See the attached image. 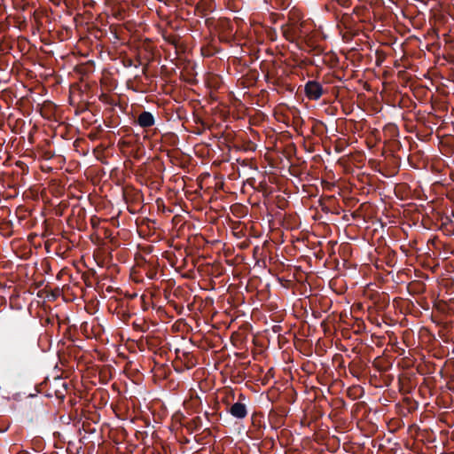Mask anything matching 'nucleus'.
Here are the masks:
<instances>
[{"instance_id": "1", "label": "nucleus", "mask_w": 454, "mask_h": 454, "mask_svg": "<svg viewBox=\"0 0 454 454\" xmlns=\"http://www.w3.org/2000/svg\"><path fill=\"white\" fill-rule=\"evenodd\" d=\"M308 25L304 21H292L282 27L283 35L291 43H296L297 44L301 43H305L308 47L314 48Z\"/></svg>"}, {"instance_id": "2", "label": "nucleus", "mask_w": 454, "mask_h": 454, "mask_svg": "<svg viewBox=\"0 0 454 454\" xmlns=\"http://www.w3.org/2000/svg\"><path fill=\"white\" fill-rule=\"evenodd\" d=\"M205 25L217 33L219 40L223 43L231 44L235 40L234 27L231 20L228 18L215 19L213 17L205 20Z\"/></svg>"}, {"instance_id": "3", "label": "nucleus", "mask_w": 454, "mask_h": 454, "mask_svg": "<svg viewBox=\"0 0 454 454\" xmlns=\"http://www.w3.org/2000/svg\"><path fill=\"white\" fill-rule=\"evenodd\" d=\"M325 91L322 84L314 80L308 81L304 85V93L309 100H318Z\"/></svg>"}, {"instance_id": "4", "label": "nucleus", "mask_w": 454, "mask_h": 454, "mask_svg": "<svg viewBox=\"0 0 454 454\" xmlns=\"http://www.w3.org/2000/svg\"><path fill=\"white\" fill-rule=\"evenodd\" d=\"M136 123L143 129H148L155 124V118L152 113L143 111L138 114Z\"/></svg>"}, {"instance_id": "5", "label": "nucleus", "mask_w": 454, "mask_h": 454, "mask_svg": "<svg viewBox=\"0 0 454 454\" xmlns=\"http://www.w3.org/2000/svg\"><path fill=\"white\" fill-rule=\"evenodd\" d=\"M229 412L234 418L244 419L247 415V409L245 403L237 402L231 406Z\"/></svg>"}, {"instance_id": "6", "label": "nucleus", "mask_w": 454, "mask_h": 454, "mask_svg": "<svg viewBox=\"0 0 454 454\" xmlns=\"http://www.w3.org/2000/svg\"><path fill=\"white\" fill-rule=\"evenodd\" d=\"M11 425V419L5 416H0V433H4L8 430Z\"/></svg>"}, {"instance_id": "7", "label": "nucleus", "mask_w": 454, "mask_h": 454, "mask_svg": "<svg viewBox=\"0 0 454 454\" xmlns=\"http://www.w3.org/2000/svg\"><path fill=\"white\" fill-rule=\"evenodd\" d=\"M192 428L199 430L202 427V419L200 417H195L192 419Z\"/></svg>"}, {"instance_id": "8", "label": "nucleus", "mask_w": 454, "mask_h": 454, "mask_svg": "<svg viewBox=\"0 0 454 454\" xmlns=\"http://www.w3.org/2000/svg\"><path fill=\"white\" fill-rule=\"evenodd\" d=\"M201 51H202V54L207 57H211L215 53V50L209 46L202 47Z\"/></svg>"}, {"instance_id": "9", "label": "nucleus", "mask_w": 454, "mask_h": 454, "mask_svg": "<svg viewBox=\"0 0 454 454\" xmlns=\"http://www.w3.org/2000/svg\"><path fill=\"white\" fill-rule=\"evenodd\" d=\"M336 2L342 7H348L350 0H336Z\"/></svg>"}, {"instance_id": "10", "label": "nucleus", "mask_w": 454, "mask_h": 454, "mask_svg": "<svg viewBox=\"0 0 454 454\" xmlns=\"http://www.w3.org/2000/svg\"><path fill=\"white\" fill-rule=\"evenodd\" d=\"M123 65L125 67H133L134 62L131 59H127L123 61Z\"/></svg>"}, {"instance_id": "11", "label": "nucleus", "mask_w": 454, "mask_h": 454, "mask_svg": "<svg viewBox=\"0 0 454 454\" xmlns=\"http://www.w3.org/2000/svg\"><path fill=\"white\" fill-rule=\"evenodd\" d=\"M196 10H197L198 12H200V13L202 16H205V15H206V9H205L204 7H201V6L198 5V6L196 7Z\"/></svg>"}, {"instance_id": "12", "label": "nucleus", "mask_w": 454, "mask_h": 454, "mask_svg": "<svg viewBox=\"0 0 454 454\" xmlns=\"http://www.w3.org/2000/svg\"><path fill=\"white\" fill-rule=\"evenodd\" d=\"M140 64H141V62H140V60H138V63H135L133 66H134L135 67H138V66H139Z\"/></svg>"}, {"instance_id": "13", "label": "nucleus", "mask_w": 454, "mask_h": 454, "mask_svg": "<svg viewBox=\"0 0 454 454\" xmlns=\"http://www.w3.org/2000/svg\"><path fill=\"white\" fill-rule=\"evenodd\" d=\"M146 72H147V67H145L143 68V74H146Z\"/></svg>"}, {"instance_id": "14", "label": "nucleus", "mask_w": 454, "mask_h": 454, "mask_svg": "<svg viewBox=\"0 0 454 454\" xmlns=\"http://www.w3.org/2000/svg\"><path fill=\"white\" fill-rule=\"evenodd\" d=\"M156 275V272L154 273H151V275L149 276L150 278H153V277Z\"/></svg>"}, {"instance_id": "15", "label": "nucleus", "mask_w": 454, "mask_h": 454, "mask_svg": "<svg viewBox=\"0 0 454 454\" xmlns=\"http://www.w3.org/2000/svg\"><path fill=\"white\" fill-rule=\"evenodd\" d=\"M343 18L351 19L350 15L348 14H344Z\"/></svg>"}, {"instance_id": "16", "label": "nucleus", "mask_w": 454, "mask_h": 454, "mask_svg": "<svg viewBox=\"0 0 454 454\" xmlns=\"http://www.w3.org/2000/svg\"><path fill=\"white\" fill-rule=\"evenodd\" d=\"M241 399H245V395L243 394H240V395H239V400H241Z\"/></svg>"}, {"instance_id": "17", "label": "nucleus", "mask_w": 454, "mask_h": 454, "mask_svg": "<svg viewBox=\"0 0 454 454\" xmlns=\"http://www.w3.org/2000/svg\"><path fill=\"white\" fill-rule=\"evenodd\" d=\"M18 454H29V453H28V452H27V451H20V453H18Z\"/></svg>"}, {"instance_id": "18", "label": "nucleus", "mask_w": 454, "mask_h": 454, "mask_svg": "<svg viewBox=\"0 0 454 454\" xmlns=\"http://www.w3.org/2000/svg\"><path fill=\"white\" fill-rule=\"evenodd\" d=\"M2 301V299L0 298V302Z\"/></svg>"}]
</instances>
